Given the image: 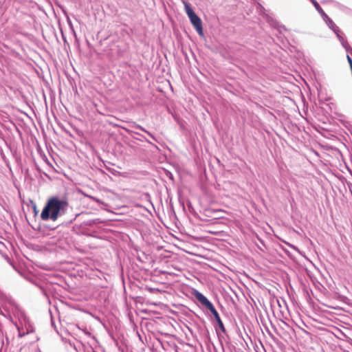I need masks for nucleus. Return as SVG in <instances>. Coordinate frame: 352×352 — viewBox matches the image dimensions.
I'll return each mask as SVG.
<instances>
[{"label": "nucleus", "mask_w": 352, "mask_h": 352, "mask_svg": "<svg viewBox=\"0 0 352 352\" xmlns=\"http://www.w3.org/2000/svg\"><path fill=\"white\" fill-rule=\"evenodd\" d=\"M313 5L314 6L315 8L317 10V11L320 14V15L322 16V18L324 20H330L329 16L327 15V14L324 12V10L322 9L319 3L316 0H310Z\"/></svg>", "instance_id": "20e7f679"}, {"label": "nucleus", "mask_w": 352, "mask_h": 352, "mask_svg": "<svg viewBox=\"0 0 352 352\" xmlns=\"http://www.w3.org/2000/svg\"><path fill=\"white\" fill-rule=\"evenodd\" d=\"M194 294H195V296L196 297V298L202 305H204L206 308H208L211 311V313L213 314V316H214V318H215V319H216V320L217 322L219 327L221 329V330L223 332H224L225 331L224 325H223V322L221 321V320L220 318V316H219L218 312L215 309V308L213 306V305L207 299V298L206 296H204L200 292H195Z\"/></svg>", "instance_id": "f03ea898"}, {"label": "nucleus", "mask_w": 352, "mask_h": 352, "mask_svg": "<svg viewBox=\"0 0 352 352\" xmlns=\"http://www.w3.org/2000/svg\"><path fill=\"white\" fill-rule=\"evenodd\" d=\"M185 10L188 15L190 23L192 24L197 33L200 36H204V30L202 27V21L201 19L195 13L190 4L184 1Z\"/></svg>", "instance_id": "7ed1b4c3"}, {"label": "nucleus", "mask_w": 352, "mask_h": 352, "mask_svg": "<svg viewBox=\"0 0 352 352\" xmlns=\"http://www.w3.org/2000/svg\"><path fill=\"white\" fill-rule=\"evenodd\" d=\"M69 206V203L67 197H50L41 212V218L43 221H56L67 212Z\"/></svg>", "instance_id": "f257e3e1"}, {"label": "nucleus", "mask_w": 352, "mask_h": 352, "mask_svg": "<svg viewBox=\"0 0 352 352\" xmlns=\"http://www.w3.org/2000/svg\"><path fill=\"white\" fill-rule=\"evenodd\" d=\"M347 59L349 61V65H351V63H352V59L349 56H347Z\"/></svg>", "instance_id": "39448f33"}]
</instances>
